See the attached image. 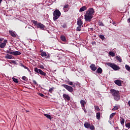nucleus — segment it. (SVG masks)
Returning <instances> with one entry per match:
<instances>
[{"instance_id":"1","label":"nucleus","mask_w":130,"mask_h":130,"mask_svg":"<svg viewBox=\"0 0 130 130\" xmlns=\"http://www.w3.org/2000/svg\"><path fill=\"white\" fill-rule=\"evenodd\" d=\"M94 13L95 10H94V9L92 8H89L84 15V19L85 21L90 22L91 21V19L93 18V15H94Z\"/></svg>"},{"instance_id":"2","label":"nucleus","mask_w":130,"mask_h":130,"mask_svg":"<svg viewBox=\"0 0 130 130\" xmlns=\"http://www.w3.org/2000/svg\"><path fill=\"white\" fill-rule=\"evenodd\" d=\"M110 91L112 96H113L114 99L116 100V101H118V100L120 99L119 91L115 90V89H111Z\"/></svg>"},{"instance_id":"3","label":"nucleus","mask_w":130,"mask_h":130,"mask_svg":"<svg viewBox=\"0 0 130 130\" xmlns=\"http://www.w3.org/2000/svg\"><path fill=\"white\" fill-rule=\"evenodd\" d=\"M61 15L60 11L59 10L56 9L53 12V20L54 21H56L57 19L59 18V16Z\"/></svg>"},{"instance_id":"4","label":"nucleus","mask_w":130,"mask_h":130,"mask_svg":"<svg viewBox=\"0 0 130 130\" xmlns=\"http://www.w3.org/2000/svg\"><path fill=\"white\" fill-rule=\"evenodd\" d=\"M106 64H107V66H108V67H110V68H112V69H113V70H114V71H118V70L120 69V67L118 66L114 63L108 62L106 63Z\"/></svg>"},{"instance_id":"5","label":"nucleus","mask_w":130,"mask_h":130,"mask_svg":"<svg viewBox=\"0 0 130 130\" xmlns=\"http://www.w3.org/2000/svg\"><path fill=\"white\" fill-rule=\"evenodd\" d=\"M32 23L37 26V28H40L41 30H44L45 29V26L41 23L37 22V21L33 20Z\"/></svg>"},{"instance_id":"6","label":"nucleus","mask_w":130,"mask_h":130,"mask_svg":"<svg viewBox=\"0 0 130 130\" xmlns=\"http://www.w3.org/2000/svg\"><path fill=\"white\" fill-rule=\"evenodd\" d=\"M35 72L37 74L42 75V76H46V73H45V72L42 71L41 69H38L37 68H35Z\"/></svg>"},{"instance_id":"7","label":"nucleus","mask_w":130,"mask_h":130,"mask_svg":"<svg viewBox=\"0 0 130 130\" xmlns=\"http://www.w3.org/2000/svg\"><path fill=\"white\" fill-rule=\"evenodd\" d=\"M62 86L63 87H64V88H65V89H67L68 91H69V92H73V91H74V88L72 87V86H70L66 84H63Z\"/></svg>"},{"instance_id":"8","label":"nucleus","mask_w":130,"mask_h":130,"mask_svg":"<svg viewBox=\"0 0 130 130\" xmlns=\"http://www.w3.org/2000/svg\"><path fill=\"white\" fill-rule=\"evenodd\" d=\"M7 43H8V40H5L3 43H0V48H5L7 45Z\"/></svg>"},{"instance_id":"9","label":"nucleus","mask_w":130,"mask_h":130,"mask_svg":"<svg viewBox=\"0 0 130 130\" xmlns=\"http://www.w3.org/2000/svg\"><path fill=\"white\" fill-rule=\"evenodd\" d=\"M8 53H9L10 54H12V55H20V54H21V52L17 51L13 52L8 51Z\"/></svg>"},{"instance_id":"10","label":"nucleus","mask_w":130,"mask_h":130,"mask_svg":"<svg viewBox=\"0 0 130 130\" xmlns=\"http://www.w3.org/2000/svg\"><path fill=\"white\" fill-rule=\"evenodd\" d=\"M63 98L64 99V100H67V101H70V100H71L70 96L67 94H63Z\"/></svg>"},{"instance_id":"11","label":"nucleus","mask_w":130,"mask_h":130,"mask_svg":"<svg viewBox=\"0 0 130 130\" xmlns=\"http://www.w3.org/2000/svg\"><path fill=\"white\" fill-rule=\"evenodd\" d=\"M114 82H115V84H116V85H117L118 86H121V81L119 80H115Z\"/></svg>"},{"instance_id":"12","label":"nucleus","mask_w":130,"mask_h":130,"mask_svg":"<svg viewBox=\"0 0 130 130\" xmlns=\"http://www.w3.org/2000/svg\"><path fill=\"white\" fill-rule=\"evenodd\" d=\"M90 125H91V124H90V123H89V122H86L84 123V127L86 128H89Z\"/></svg>"},{"instance_id":"13","label":"nucleus","mask_w":130,"mask_h":130,"mask_svg":"<svg viewBox=\"0 0 130 130\" xmlns=\"http://www.w3.org/2000/svg\"><path fill=\"white\" fill-rule=\"evenodd\" d=\"M77 25L80 27H82V25H83V21H82V19H79L77 21Z\"/></svg>"},{"instance_id":"14","label":"nucleus","mask_w":130,"mask_h":130,"mask_svg":"<svg viewBox=\"0 0 130 130\" xmlns=\"http://www.w3.org/2000/svg\"><path fill=\"white\" fill-rule=\"evenodd\" d=\"M90 68L91 69L92 71H93L94 72H95V71L97 70V68H96V67H95V64H91Z\"/></svg>"},{"instance_id":"15","label":"nucleus","mask_w":130,"mask_h":130,"mask_svg":"<svg viewBox=\"0 0 130 130\" xmlns=\"http://www.w3.org/2000/svg\"><path fill=\"white\" fill-rule=\"evenodd\" d=\"M80 104L82 107H85V106H86V102L83 100L80 101Z\"/></svg>"},{"instance_id":"16","label":"nucleus","mask_w":130,"mask_h":130,"mask_svg":"<svg viewBox=\"0 0 130 130\" xmlns=\"http://www.w3.org/2000/svg\"><path fill=\"white\" fill-rule=\"evenodd\" d=\"M86 10H87V7L86 6H83L80 9L79 12L81 13L84 12V11H86Z\"/></svg>"},{"instance_id":"17","label":"nucleus","mask_w":130,"mask_h":130,"mask_svg":"<svg viewBox=\"0 0 130 130\" xmlns=\"http://www.w3.org/2000/svg\"><path fill=\"white\" fill-rule=\"evenodd\" d=\"M5 58H8L9 59H12L13 58V56L11 55L7 54V55L5 56Z\"/></svg>"},{"instance_id":"18","label":"nucleus","mask_w":130,"mask_h":130,"mask_svg":"<svg viewBox=\"0 0 130 130\" xmlns=\"http://www.w3.org/2000/svg\"><path fill=\"white\" fill-rule=\"evenodd\" d=\"M9 33L11 35V36H12V37H16V34H15V33L12 31L10 30Z\"/></svg>"},{"instance_id":"19","label":"nucleus","mask_w":130,"mask_h":130,"mask_svg":"<svg viewBox=\"0 0 130 130\" xmlns=\"http://www.w3.org/2000/svg\"><path fill=\"white\" fill-rule=\"evenodd\" d=\"M96 72L98 74H102V69H101V68H99Z\"/></svg>"},{"instance_id":"20","label":"nucleus","mask_w":130,"mask_h":130,"mask_svg":"<svg viewBox=\"0 0 130 130\" xmlns=\"http://www.w3.org/2000/svg\"><path fill=\"white\" fill-rule=\"evenodd\" d=\"M45 116H46V117H47V118H48V119H52V117L51 116H50V115H48L47 114H44Z\"/></svg>"},{"instance_id":"21","label":"nucleus","mask_w":130,"mask_h":130,"mask_svg":"<svg viewBox=\"0 0 130 130\" xmlns=\"http://www.w3.org/2000/svg\"><path fill=\"white\" fill-rule=\"evenodd\" d=\"M109 54L111 56H115V53L112 51L109 52Z\"/></svg>"},{"instance_id":"22","label":"nucleus","mask_w":130,"mask_h":130,"mask_svg":"<svg viewBox=\"0 0 130 130\" xmlns=\"http://www.w3.org/2000/svg\"><path fill=\"white\" fill-rule=\"evenodd\" d=\"M68 8H69V5L67 4L64 5L63 7L64 12H68V10H66V9H68Z\"/></svg>"},{"instance_id":"23","label":"nucleus","mask_w":130,"mask_h":130,"mask_svg":"<svg viewBox=\"0 0 130 130\" xmlns=\"http://www.w3.org/2000/svg\"><path fill=\"white\" fill-rule=\"evenodd\" d=\"M116 59L117 60H118V61H119V62H121L122 61V60H121V58L118 57V56H116Z\"/></svg>"},{"instance_id":"24","label":"nucleus","mask_w":130,"mask_h":130,"mask_svg":"<svg viewBox=\"0 0 130 130\" xmlns=\"http://www.w3.org/2000/svg\"><path fill=\"white\" fill-rule=\"evenodd\" d=\"M68 84H69V85H70V86H72V87H73V88L76 87V86L75 85V84H74L73 83V82H72V81L69 82V83Z\"/></svg>"},{"instance_id":"25","label":"nucleus","mask_w":130,"mask_h":130,"mask_svg":"<svg viewBox=\"0 0 130 130\" xmlns=\"http://www.w3.org/2000/svg\"><path fill=\"white\" fill-rule=\"evenodd\" d=\"M125 68L126 70H127V71L129 72V71H130V67L128 65L125 64Z\"/></svg>"},{"instance_id":"26","label":"nucleus","mask_w":130,"mask_h":130,"mask_svg":"<svg viewBox=\"0 0 130 130\" xmlns=\"http://www.w3.org/2000/svg\"><path fill=\"white\" fill-rule=\"evenodd\" d=\"M100 116H101L100 113H96V118H97V119H100Z\"/></svg>"},{"instance_id":"27","label":"nucleus","mask_w":130,"mask_h":130,"mask_svg":"<svg viewBox=\"0 0 130 130\" xmlns=\"http://www.w3.org/2000/svg\"><path fill=\"white\" fill-rule=\"evenodd\" d=\"M120 120L121 124H123V123H124V119L120 118Z\"/></svg>"},{"instance_id":"28","label":"nucleus","mask_w":130,"mask_h":130,"mask_svg":"<svg viewBox=\"0 0 130 130\" xmlns=\"http://www.w3.org/2000/svg\"><path fill=\"white\" fill-rule=\"evenodd\" d=\"M41 55L42 56H47V54H46V52H42L41 53Z\"/></svg>"},{"instance_id":"29","label":"nucleus","mask_w":130,"mask_h":130,"mask_svg":"<svg viewBox=\"0 0 130 130\" xmlns=\"http://www.w3.org/2000/svg\"><path fill=\"white\" fill-rule=\"evenodd\" d=\"M12 79H13V81L15 82V83H17L18 82V79L17 78H12Z\"/></svg>"},{"instance_id":"30","label":"nucleus","mask_w":130,"mask_h":130,"mask_svg":"<svg viewBox=\"0 0 130 130\" xmlns=\"http://www.w3.org/2000/svg\"><path fill=\"white\" fill-rule=\"evenodd\" d=\"M114 115H115V113H112V114L110 115V119H111V118H112V117H113V116H114Z\"/></svg>"},{"instance_id":"31","label":"nucleus","mask_w":130,"mask_h":130,"mask_svg":"<svg viewBox=\"0 0 130 130\" xmlns=\"http://www.w3.org/2000/svg\"><path fill=\"white\" fill-rule=\"evenodd\" d=\"M100 38H101V39H102V40H104V39H105V37H104V36L102 35H100Z\"/></svg>"},{"instance_id":"32","label":"nucleus","mask_w":130,"mask_h":130,"mask_svg":"<svg viewBox=\"0 0 130 130\" xmlns=\"http://www.w3.org/2000/svg\"><path fill=\"white\" fill-rule=\"evenodd\" d=\"M61 40L62 41H65V40H66V37H64V36H61Z\"/></svg>"},{"instance_id":"33","label":"nucleus","mask_w":130,"mask_h":130,"mask_svg":"<svg viewBox=\"0 0 130 130\" xmlns=\"http://www.w3.org/2000/svg\"><path fill=\"white\" fill-rule=\"evenodd\" d=\"M94 109H95V110H97V111H99V110H100L99 107L97 106H94Z\"/></svg>"},{"instance_id":"34","label":"nucleus","mask_w":130,"mask_h":130,"mask_svg":"<svg viewBox=\"0 0 130 130\" xmlns=\"http://www.w3.org/2000/svg\"><path fill=\"white\" fill-rule=\"evenodd\" d=\"M89 128H90V129H91V130H94L95 129V127L93 125H90Z\"/></svg>"},{"instance_id":"35","label":"nucleus","mask_w":130,"mask_h":130,"mask_svg":"<svg viewBox=\"0 0 130 130\" xmlns=\"http://www.w3.org/2000/svg\"><path fill=\"white\" fill-rule=\"evenodd\" d=\"M81 27H82V26H78L77 27L76 30H77V31H81Z\"/></svg>"},{"instance_id":"36","label":"nucleus","mask_w":130,"mask_h":130,"mask_svg":"<svg viewBox=\"0 0 130 130\" xmlns=\"http://www.w3.org/2000/svg\"><path fill=\"white\" fill-rule=\"evenodd\" d=\"M22 67H23V68H24V69H26V70H27V71H28V72H29V73H31V71H30V70H29V69H28V68L26 67L24 65H22Z\"/></svg>"},{"instance_id":"37","label":"nucleus","mask_w":130,"mask_h":130,"mask_svg":"<svg viewBox=\"0 0 130 130\" xmlns=\"http://www.w3.org/2000/svg\"><path fill=\"white\" fill-rule=\"evenodd\" d=\"M126 127H128V128H130V123H128L125 125Z\"/></svg>"},{"instance_id":"38","label":"nucleus","mask_w":130,"mask_h":130,"mask_svg":"<svg viewBox=\"0 0 130 130\" xmlns=\"http://www.w3.org/2000/svg\"><path fill=\"white\" fill-rule=\"evenodd\" d=\"M117 109H118V107L117 106H115L114 107L113 109H112V110H117Z\"/></svg>"},{"instance_id":"39","label":"nucleus","mask_w":130,"mask_h":130,"mask_svg":"<svg viewBox=\"0 0 130 130\" xmlns=\"http://www.w3.org/2000/svg\"><path fill=\"white\" fill-rule=\"evenodd\" d=\"M99 26H104V25L103 24V23L102 22H99Z\"/></svg>"},{"instance_id":"40","label":"nucleus","mask_w":130,"mask_h":130,"mask_svg":"<svg viewBox=\"0 0 130 130\" xmlns=\"http://www.w3.org/2000/svg\"><path fill=\"white\" fill-rule=\"evenodd\" d=\"M52 91H53V89L52 88H51L49 90V92H50V93H51V92H52Z\"/></svg>"},{"instance_id":"41","label":"nucleus","mask_w":130,"mask_h":130,"mask_svg":"<svg viewBox=\"0 0 130 130\" xmlns=\"http://www.w3.org/2000/svg\"><path fill=\"white\" fill-rule=\"evenodd\" d=\"M39 95L41 97H44V94H43V93H39Z\"/></svg>"},{"instance_id":"42","label":"nucleus","mask_w":130,"mask_h":130,"mask_svg":"<svg viewBox=\"0 0 130 130\" xmlns=\"http://www.w3.org/2000/svg\"><path fill=\"white\" fill-rule=\"evenodd\" d=\"M40 68L41 69H44V66H43V65H41V66H40Z\"/></svg>"},{"instance_id":"43","label":"nucleus","mask_w":130,"mask_h":130,"mask_svg":"<svg viewBox=\"0 0 130 130\" xmlns=\"http://www.w3.org/2000/svg\"><path fill=\"white\" fill-rule=\"evenodd\" d=\"M22 80H26V77H25V76H23V77H22Z\"/></svg>"},{"instance_id":"44","label":"nucleus","mask_w":130,"mask_h":130,"mask_svg":"<svg viewBox=\"0 0 130 130\" xmlns=\"http://www.w3.org/2000/svg\"><path fill=\"white\" fill-rule=\"evenodd\" d=\"M28 29H32V28L34 29V28L32 26H30V27H28Z\"/></svg>"},{"instance_id":"45","label":"nucleus","mask_w":130,"mask_h":130,"mask_svg":"<svg viewBox=\"0 0 130 130\" xmlns=\"http://www.w3.org/2000/svg\"><path fill=\"white\" fill-rule=\"evenodd\" d=\"M3 40H4V38H0V42H1V41H3Z\"/></svg>"},{"instance_id":"46","label":"nucleus","mask_w":130,"mask_h":130,"mask_svg":"<svg viewBox=\"0 0 130 130\" xmlns=\"http://www.w3.org/2000/svg\"><path fill=\"white\" fill-rule=\"evenodd\" d=\"M2 2H3V0H0V4H1Z\"/></svg>"},{"instance_id":"47","label":"nucleus","mask_w":130,"mask_h":130,"mask_svg":"<svg viewBox=\"0 0 130 130\" xmlns=\"http://www.w3.org/2000/svg\"><path fill=\"white\" fill-rule=\"evenodd\" d=\"M128 22H129V23H130V18L128 19Z\"/></svg>"},{"instance_id":"48","label":"nucleus","mask_w":130,"mask_h":130,"mask_svg":"<svg viewBox=\"0 0 130 130\" xmlns=\"http://www.w3.org/2000/svg\"><path fill=\"white\" fill-rule=\"evenodd\" d=\"M93 43V44H95L96 42H94Z\"/></svg>"},{"instance_id":"49","label":"nucleus","mask_w":130,"mask_h":130,"mask_svg":"<svg viewBox=\"0 0 130 130\" xmlns=\"http://www.w3.org/2000/svg\"><path fill=\"white\" fill-rule=\"evenodd\" d=\"M26 112H29V111L26 110Z\"/></svg>"},{"instance_id":"50","label":"nucleus","mask_w":130,"mask_h":130,"mask_svg":"<svg viewBox=\"0 0 130 130\" xmlns=\"http://www.w3.org/2000/svg\"><path fill=\"white\" fill-rule=\"evenodd\" d=\"M113 25H114V24H115V22H113Z\"/></svg>"},{"instance_id":"51","label":"nucleus","mask_w":130,"mask_h":130,"mask_svg":"<svg viewBox=\"0 0 130 130\" xmlns=\"http://www.w3.org/2000/svg\"><path fill=\"white\" fill-rule=\"evenodd\" d=\"M84 112H86V111H85V110H84Z\"/></svg>"},{"instance_id":"52","label":"nucleus","mask_w":130,"mask_h":130,"mask_svg":"<svg viewBox=\"0 0 130 130\" xmlns=\"http://www.w3.org/2000/svg\"><path fill=\"white\" fill-rule=\"evenodd\" d=\"M35 83L36 84V82H35Z\"/></svg>"}]
</instances>
